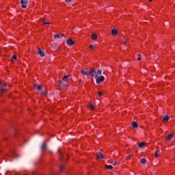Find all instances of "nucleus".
Here are the masks:
<instances>
[{
  "label": "nucleus",
  "mask_w": 175,
  "mask_h": 175,
  "mask_svg": "<svg viewBox=\"0 0 175 175\" xmlns=\"http://www.w3.org/2000/svg\"><path fill=\"white\" fill-rule=\"evenodd\" d=\"M69 77H70V75H65L64 77H63L62 79L59 81V86L67 87L68 80H69Z\"/></svg>",
  "instance_id": "1"
},
{
  "label": "nucleus",
  "mask_w": 175,
  "mask_h": 175,
  "mask_svg": "<svg viewBox=\"0 0 175 175\" xmlns=\"http://www.w3.org/2000/svg\"><path fill=\"white\" fill-rule=\"evenodd\" d=\"M94 78L96 79V84H100V83L105 81V77L103 75L98 77V75H95Z\"/></svg>",
  "instance_id": "2"
},
{
  "label": "nucleus",
  "mask_w": 175,
  "mask_h": 175,
  "mask_svg": "<svg viewBox=\"0 0 175 175\" xmlns=\"http://www.w3.org/2000/svg\"><path fill=\"white\" fill-rule=\"evenodd\" d=\"M8 84L6 83H1L0 81V90L1 92L3 94V92H6V89L3 88V87H6Z\"/></svg>",
  "instance_id": "3"
},
{
  "label": "nucleus",
  "mask_w": 175,
  "mask_h": 175,
  "mask_svg": "<svg viewBox=\"0 0 175 175\" xmlns=\"http://www.w3.org/2000/svg\"><path fill=\"white\" fill-rule=\"evenodd\" d=\"M21 8H23V9H27V5L28 4V1L21 0Z\"/></svg>",
  "instance_id": "4"
},
{
  "label": "nucleus",
  "mask_w": 175,
  "mask_h": 175,
  "mask_svg": "<svg viewBox=\"0 0 175 175\" xmlns=\"http://www.w3.org/2000/svg\"><path fill=\"white\" fill-rule=\"evenodd\" d=\"M97 158L98 159H104L105 155H103V153L100 152H97Z\"/></svg>",
  "instance_id": "5"
},
{
  "label": "nucleus",
  "mask_w": 175,
  "mask_h": 175,
  "mask_svg": "<svg viewBox=\"0 0 175 175\" xmlns=\"http://www.w3.org/2000/svg\"><path fill=\"white\" fill-rule=\"evenodd\" d=\"M96 73V70H95V69L94 68H92L89 72V76H92V77H94V76L95 77Z\"/></svg>",
  "instance_id": "6"
},
{
  "label": "nucleus",
  "mask_w": 175,
  "mask_h": 175,
  "mask_svg": "<svg viewBox=\"0 0 175 175\" xmlns=\"http://www.w3.org/2000/svg\"><path fill=\"white\" fill-rule=\"evenodd\" d=\"M66 43L68 46H73V44H75V41H73L72 38H70L66 41Z\"/></svg>",
  "instance_id": "7"
},
{
  "label": "nucleus",
  "mask_w": 175,
  "mask_h": 175,
  "mask_svg": "<svg viewBox=\"0 0 175 175\" xmlns=\"http://www.w3.org/2000/svg\"><path fill=\"white\" fill-rule=\"evenodd\" d=\"M41 149L42 151H46V150H49V147H47V144H46V143H43L41 145Z\"/></svg>",
  "instance_id": "8"
},
{
  "label": "nucleus",
  "mask_w": 175,
  "mask_h": 175,
  "mask_svg": "<svg viewBox=\"0 0 175 175\" xmlns=\"http://www.w3.org/2000/svg\"><path fill=\"white\" fill-rule=\"evenodd\" d=\"M170 120V116L167 115L164 116L163 118V122H167V121H169Z\"/></svg>",
  "instance_id": "9"
},
{
  "label": "nucleus",
  "mask_w": 175,
  "mask_h": 175,
  "mask_svg": "<svg viewBox=\"0 0 175 175\" xmlns=\"http://www.w3.org/2000/svg\"><path fill=\"white\" fill-rule=\"evenodd\" d=\"M38 54H39L40 57H44V51H43L40 48L38 49Z\"/></svg>",
  "instance_id": "10"
},
{
  "label": "nucleus",
  "mask_w": 175,
  "mask_h": 175,
  "mask_svg": "<svg viewBox=\"0 0 175 175\" xmlns=\"http://www.w3.org/2000/svg\"><path fill=\"white\" fill-rule=\"evenodd\" d=\"M33 88L35 90H36V88H37V90L38 91H40V92L43 90V88H42V85H34Z\"/></svg>",
  "instance_id": "11"
},
{
  "label": "nucleus",
  "mask_w": 175,
  "mask_h": 175,
  "mask_svg": "<svg viewBox=\"0 0 175 175\" xmlns=\"http://www.w3.org/2000/svg\"><path fill=\"white\" fill-rule=\"evenodd\" d=\"M62 36H65V34H64V33H62V34H61V35H59V34H55L54 36H53V38H55V39H59V38H62Z\"/></svg>",
  "instance_id": "12"
},
{
  "label": "nucleus",
  "mask_w": 175,
  "mask_h": 175,
  "mask_svg": "<svg viewBox=\"0 0 175 175\" xmlns=\"http://www.w3.org/2000/svg\"><path fill=\"white\" fill-rule=\"evenodd\" d=\"M118 31H117V29H113L111 30V35H113L114 36H116V35H118Z\"/></svg>",
  "instance_id": "13"
},
{
  "label": "nucleus",
  "mask_w": 175,
  "mask_h": 175,
  "mask_svg": "<svg viewBox=\"0 0 175 175\" xmlns=\"http://www.w3.org/2000/svg\"><path fill=\"white\" fill-rule=\"evenodd\" d=\"M92 40H96V39H98V36L96 35V33H94L92 34Z\"/></svg>",
  "instance_id": "14"
},
{
  "label": "nucleus",
  "mask_w": 175,
  "mask_h": 175,
  "mask_svg": "<svg viewBox=\"0 0 175 175\" xmlns=\"http://www.w3.org/2000/svg\"><path fill=\"white\" fill-rule=\"evenodd\" d=\"M131 125L133 128H139V124H137L136 122H133Z\"/></svg>",
  "instance_id": "15"
},
{
  "label": "nucleus",
  "mask_w": 175,
  "mask_h": 175,
  "mask_svg": "<svg viewBox=\"0 0 175 175\" xmlns=\"http://www.w3.org/2000/svg\"><path fill=\"white\" fill-rule=\"evenodd\" d=\"M140 162L143 165H146V163H147V159H146V158H142L140 159Z\"/></svg>",
  "instance_id": "16"
},
{
  "label": "nucleus",
  "mask_w": 175,
  "mask_h": 175,
  "mask_svg": "<svg viewBox=\"0 0 175 175\" xmlns=\"http://www.w3.org/2000/svg\"><path fill=\"white\" fill-rule=\"evenodd\" d=\"M81 72L83 76H89V72L84 70H81Z\"/></svg>",
  "instance_id": "17"
},
{
  "label": "nucleus",
  "mask_w": 175,
  "mask_h": 175,
  "mask_svg": "<svg viewBox=\"0 0 175 175\" xmlns=\"http://www.w3.org/2000/svg\"><path fill=\"white\" fill-rule=\"evenodd\" d=\"M173 137V134L170 133L169 134L167 137H166V140H172V138Z\"/></svg>",
  "instance_id": "18"
},
{
  "label": "nucleus",
  "mask_w": 175,
  "mask_h": 175,
  "mask_svg": "<svg viewBox=\"0 0 175 175\" xmlns=\"http://www.w3.org/2000/svg\"><path fill=\"white\" fill-rule=\"evenodd\" d=\"M52 47H53V49H58V44H57V43H53L52 44Z\"/></svg>",
  "instance_id": "19"
},
{
  "label": "nucleus",
  "mask_w": 175,
  "mask_h": 175,
  "mask_svg": "<svg viewBox=\"0 0 175 175\" xmlns=\"http://www.w3.org/2000/svg\"><path fill=\"white\" fill-rule=\"evenodd\" d=\"M89 108L90 109V110H94L95 109L92 103L89 104Z\"/></svg>",
  "instance_id": "20"
},
{
  "label": "nucleus",
  "mask_w": 175,
  "mask_h": 175,
  "mask_svg": "<svg viewBox=\"0 0 175 175\" xmlns=\"http://www.w3.org/2000/svg\"><path fill=\"white\" fill-rule=\"evenodd\" d=\"M145 144L144 142H141L139 145L138 147H139L140 148H142V147H144Z\"/></svg>",
  "instance_id": "21"
},
{
  "label": "nucleus",
  "mask_w": 175,
  "mask_h": 175,
  "mask_svg": "<svg viewBox=\"0 0 175 175\" xmlns=\"http://www.w3.org/2000/svg\"><path fill=\"white\" fill-rule=\"evenodd\" d=\"M105 167L107 169H109V170H111V169H113V165H105Z\"/></svg>",
  "instance_id": "22"
},
{
  "label": "nucleus",
  "mask_w": 175,
  "mask_h": 175,
  "mask_svg": "<svg viewBox=\"0 0 175 175\" xmlns=\"http://www.w3.org/2000/svg\"><path fill=\"white\" fill-rule=\"evenodd\" d=\"M41 95H45V96H46V95H47V92L42 90L41 91Z\"/></svg>",
  "instance_id": "23"
},
{
  "label": "nucleus",
  "mask_w": 175,
  "mask_h": 175,
  "mask_svg": "<svg viewBox=\"0 0 175 175\" xmlns=\"http://www.w3.org/2000/svg\"><path fill=\"white\" fill-rule=\"evenodd\" d=\"M96 75L97 76L99 75L100 76V75H102V70H98L97 72H96Z\"/></svg>",
  "instance_id": "24"
},
{
  "label": "nucleus",
  "mask_w": 175,
  "mask_h": 175,
  "mask_svg": "<svg viewBox=\"0 0 175 175\" xmlns=\"http://www.w3.org/2000/svg\"><path fill=\"white\" fill-rule=\"evenodd\" d=\"M60 171L62 172V170H65V167L64 165L59 166Z\"/></svg>",
  "instance_id": "25"
},
{
  "label": "nucleus",
  "mask_w": 175,
  "mask_h": 175,
  "mask_svg": "<svg viewBox=\"0 0 175 175\" xmlns=\"http://www.w3.org/2000/svg\"><path fill=\"white\" fill-rule=\"evenodd\" d=\"M137 61H142V57H140V54H138Z\"/></svg>",
  "instance_id": "26"
},
{
  "label": "nucleus",
  "mask_w": 175,
  "mask_h": 175,
  "mask_svg": "<svg viewBox=\"0 0 175 175\" xmlns=\"http://www.w3.org/2000/svg\"><path fill=\"white\" fill-rule=\"evenodd\" d=\"M12 58V59H14L15 61H17V56L13 55Z\"/></svg>",
  "instance_id": "27"
},
{
  "label": "nucleus",
  "mask_w": 175,
  "mask_h": 175,
  "mask_svg": "<svg viewBox=\"0 0 175 175\" xmlns=\"http://www.w3.org/2000/svg\"><path fill=\"white\" fill-rule=\"evenodd\" d=\"M43 23H44V24H45L46 25H50V22H44V20H43Z\"/></svg>",
  "instance_id": "28"
},
{
  "label": "nucleus",
  "mask_w": 175,
  "mask_h": 175,
  "mask_svg": "<svg viewBox=\"0 0 175 175\" xmlns=\"http://www.w3.org/2000/svg\"><path fill=\"white\" fill-rule=\"evenodd\" d=\"M132 157V154H129L128 157H126L127 161H129L131 159V157Z\"/></svg>",
  "instance_id": "29"
},
{
  "label": "nucleus",
  "mask_w": 175,
  "mask_h": 175,
  "mask_svg": "<svg viewBox=\"0 0 175 175\" xmlns=\"http://www.w3.org/2000/svg\"><path fill=\"white\" fill-rule=\"evenodd\" d=\"M154 155L156 158H158V157H159V155L158 154V152H155Z\"/></svg>",
  "instance_id": "30"
},
{
  "label": "nucleus",
  "mask_w": 175,
  "mask_h": 175,
  "mask_svg": "<svg viewBox=\"0 0 175 175\" xmlns=\"http://www.w3.org/2000/svg\"><path fill=\"white\" fill-rule=\"evenodd\" d=\"M102 95H103V93H102V92H98V96H102Z\"/></svg>",
  "instance_id": "31"
},
{
  "label": "nucleus",
  "mask_w": 175,
  "mask_h": 175,
  "mask_svg": "<svg viewBox=\"0 0 175 175\" xmlns=\"http://www.w3.org/2000/svg\"><path fill=\"white\" fill-rule=\"evenodd\" d=\"M89 49H94V45L93 44L90 45Z\"/></svg>",
  "instance_id": "32"
},
{
  "label": "nucleus",
  "mask_w": 175,
  "mask_h": 175,
  "mask_svg": "<svg viewBox=\"0 0 175 175\" xmlns=\"http://www.w3.org/2000/svg\"><path fill=\"white\" fill-rule=\"evenodd\" d=\"M122 44H126V41L124 42V40H122Z\"/></svg>",
  "instance_id": "33"
},
{
  "label": "nucleus",
  "mask_w": 175,
  "mask_h": 175,
  "mask_svg": "<svg viewBox=\"0 0 175 175\" xmlns=\"http://www.w3.org/2000/svg\"><path fill=\"white\" fill-rule=\"evenodd\" d=\"M72 0H66V2H70Z\"/></svg>",
  "instance_id": "34"
},
{
  "label": "nucleus",
  "mask_w": 175,
  "mask_h": 175,
  "mask_svg": "<svg viewBox=\"0 0 175 175\" xmlns=\"http://www.w3.org/2000/svg\"><path fill=\"white\" fill-rule=\"evenodd\" d=\"M158 152H161V150H157V153H158Z\"/></svg>",
  "instance_id": "35"
},
{
  "label": "nucleus",
  "mask_w": 175,
  "mask_h": 175,
  "mask_svg": "<svg viewBox=\"0 0 175 175\" xmlns=\"http://www.w3.org/2000/svg\"><path fill=\"white\" fill-rule=\"evenodd\" d=\"M113 165L116 166V165H117V162H115Z\"/></svg>",
  "instance_id": "36"
},
{
  "label": "nucleus",
  "mask_w": 175,
  "mask_h": 175,
  "mask_svg": "<svg viewBox=\"0 0 175 175\" xmlns=\"http://www.w3.org/2000/svg\"><path fill=\"white\" fill-rule=\"evenodd\" d=\"M149 2H152V0H148Z\"/></svg>",
  "instance_id": "37"
},
{
  "label": "nucleus",
  "mask_w": 175,
  "mask_h": 175,
  "mask_svg": "<svg viewBox=\"0 0 175 175\" xmlns=\"http://www.w3.org/2000/svg\"><path fill=\"white\" fill-rule=\"evenodd\" d=\"M124 39L125 40H126V38L125 37H124Z\"/></svg>",
  "instance_id": "38"
},
{
  "label": "nucleus",
  "mask_w": 175,
  "mask_h": 175,
  "mask_svg": "<svg viewBox=\"0 0 175 175\" xmlns=\"http://www.w3.org/2000/svg\"><path fill=\"white\" fill-rule=\"evenodd\" d=\"M61 157H62V158L64 156H62V154H61Z\"/></svg>",
  "instance_id": "39"
},
{
  "label": "nucleus",
  "mask_w": 175,
  "mask_h": 175,
  "mask_svg": "<svg viewBox=\"0 0 175 175\" xmlns=\"http://www.w3.org/2000/svg\"><path fill=\"white\" fill-rule=\"evenodd\" d=\"M8 173H9V172H8L6 173V174H8Z\"/></svg>",
  "instance_id": "40"
}]
</instances>
